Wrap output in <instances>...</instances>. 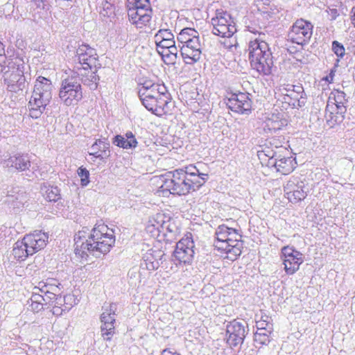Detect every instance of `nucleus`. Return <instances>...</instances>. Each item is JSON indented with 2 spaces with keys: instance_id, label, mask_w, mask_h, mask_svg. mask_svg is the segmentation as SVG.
Returning a JSON list of instances; mask_svg holds the SVG:
<instances>
[{
  "instance_id": "4c0bfd02",
  "label": "nucleus",
  "mask_w": 355,
  "mask_h": 355,
  "mask_svg": "<svg viewBox=\"0 0 355 355\" xmlns=\"http://www.w3.org/2000/svg\"><path fill=\"white\" fill-rule=\"evenodd\" d=\"M128 8H150L149 0H128Z\"/></svg>"
},
{
  "instance_id": "ea45409f",
  "label": "nucleus",
  "mask_w": 355,
  "mask_h": 355,
  "mask_svg": "<svg viewBox=\"0 0 355 355\" xmlns=\"http://www.w3.org/2000/svg\"><path fill=\"white\" fill-rule=\"evenodd\" d=\"M332 49L335 54L340 58H343L345 53V49L340 43L337 41H334L332 43Z\"/></svg>"
},
{
  "instance_id": "9d476101",
  "label": "nucleus",
  "mask_w": 355,
  "mask_h": 355,
  "mask_svg": "<svg viewBox=\"0 0 355 355\" xmlns=\"http://www.w3.org/2000/svg\"><path fill=\"white\" fill-rule=\"evenodd\" d=\"M280 259L285 273L287 275H293L300 270L301 265L304 262V256L294 246L288 245L282 248Z\"/></svg>"
},
{
  "instance_id": "f704fd0d",
  "label": "nucleus",
  "mask_w": 355,
  "mask_h": 355,
  "mask_svg": "<svg viewBox=\"0 0 355 355\" xmlns=\"http://www.w3.org/2000/svg\"><path fill=\"white\" fill-rule=\"evenodd\" d=\"M130 136L128 137L130 140L125 139L121 135L116 136L114 142L116 143V146L123 148H128L132 146H135L137 141L131 132L130 133Z\"/></svg>"
},
{
  "instance_id": "4468645a",
  "label": "nucleus",
  "mask_w": 355,
  "mask_h": 355,
  "mask_svg": "<svg viewBox=\"0 0 355 355\" xmlns=\"http://www.w3.org/2000/svg\"><path fill=\"white\" fill-rule=\"evenodd\" d=\"M312 33L313 25L306 20L300 19L291 26L288 37L292 43L304 46L309 42Z\"/></svg>"
},
{
  "instance_id": "aec40b11",
  "label": "nucleus",
  "mask_w": 355,
  "mask_h": 355,
  "mask_svg": "<svg viewBox=\"0 0 355 355\" xmlns=\"http://www.w3.org/2000/svg\"><path fill=\"white\" fill-rule=\"evenodd\" d=\"M128 16L130 23L139 28L146 26L152 18L151 8H128Z\"/></svg>"
},
{
  "instance_id": "37998d69",
  "label": "nucleus",
  "mask_w": 355,
  "mask_h": 355,
  "mask_svg": "<svg viewBox=\"0 0 355 355\" xmlns=\"http://www.w3.org/2000/svg\"><path fill=\"white\" fill-rule=\"evenodd\" d=\"M351 21L354 26L355 27V6L352 9Z\"/></svg>"
},
{
  "instance_id": "20e7f679",
  "label": "nucleus",
  "mask_w": 355,
  "mask_h": 355,
  "mask_svg": "<svg viewBox=\"0 0 355 355\" xmlns=\"http://www.w3.org/2000/svg\"><path fill=\"white\" fill-rule=\"evenodd\" d=\"M214 236V249L224 259L234 261L239 258L243 241L238 230L220 225L216 228Z\"/></svg>"
},
{
  "instance_id": "e433bc0d",
  "label": "nucleus",
  "mask_w": 355,
  "mask_h": 355,
  "mask_svg": "<svg viewBox=\"0 0 355 355\" xmlns=\"http://www.w3.org/2000/svg\"><path fill=\"white\" fill-rule=\"evenodd\" d=\"M155 43L174 39L173 35L168 29H160L154 37Z\"/></svg>"
},
{
  "instance_id": "7c9ffc66",
  "label": "nucleus",
  "mask_w": 355,
  "mask_h": 355,
  "mask_svg": "<svg viewBox=\"0 0 355 355\" xmlns=\"http://www.w3.org/2000/svg\"><path fill=\"white\" fill-rule=\"evenodd\" d=\"M263 130L266 132H276L282 128L283 123L279 119L277 116L274 114L270 118H268L265 122Z\"/></svg>"
},
{
  "instance_id": "4be33fe9",
  "label": "nucleus",
  "mask_w": 355,
  "mask_h": 355,
  "mask_svg": "<svg viewBox=\"0 0 355 355\" xmlns=\"http://www.w3.org/2000/svg\"><path fill=\"white\" fill-rule=\"evenodd\" d=\"M51 98L33 93L29 101V114L33 119L40 117Z\"/></svg>"
},
{
  "instance_id": "a18cd8bd",
  "label": "nucleus",
  "mask_w": 355,
  "mask_h": 355,
  "mask_svg": "<svg viewBox=\"0 0 355 355\" xmlns=\"http://www.w3.org/2000/svg\"><path fill=\"white\" fill-rule=\"evenodd\" d=\"M2 54H5V46L0 41V56Z\"/></svg>"
},
{
  "instance_id": "393cba45",
  "label": "nucleus",
  "mask_w": 355,
  "mask_h": 355,
  "mask_svg": "<svg viewBox=\"0 0 355 355\" xmlns=\"http://www.w3.org/2000/svg\"><path fill=\"white\" fill-rule=\"evenodd\" d=\"M297 165L295 158L293 156L279 157L276 159L275 166L277 171L282 175H288L293 171Z\"/></svg>"
},
{
  "instance_id": "2eb2a0df",
  "label": "nucleus",
  "mask_w": 355,
  "mask_h": 355,
  "mask_svg": "<svg viewBox=\"0 0 355 355\" xmlns=\"http://www.w3.org/2000/svg\"><path fill=\"white\" fill-rule=\"evenodd\" d=\"M284 197L291 204H298L308 196L305 183L297 178H291L284 186Z\"/></svg>"
},
{
  "instance_id": "c85d7f7f",
  "label": "nucleus",
  "mask_w": 355,
  "mask_h": 355,
  "mask_svg": "<svg viewBox=\"0 0 355 355\" xmlns=\"http://www.w3.org/2000/svg\"><path fill=\"white\" fill-rule=\"evenodd\" d=\"M12 254L18 261H24L29 255H33L32 253L29 252L28 248H26V245L23 239L15 243L12 250Z\"/></svg>"
},
{
  "instance_id": "c9c22d12",
  "label": "nucleus",
  "mask_w": 355,
  "mask_h": 355,
  "mask_svg": "<svg viewBox=\"0 0 355 355\" xmlns=\"http://www.w3.org/2000/svg\"><path fill=\"white\" fill-rule=\"evenodd\" d=\"M12 166L17 170L25 171L31 166V162L28 159L24 156H17L12 161Z\"/></svg>"
},
{
  "instance_id": "ddd939ff",
  "label": "nucleus",
  "mask_w": 355,
  "mask_h": 355,
  "mask_svg": "<svg viewBox=\"0 0 355 355\" xmlns=\"http://www.w3.org/2000/svg\"><path fill=\"white\" fill-rule=\"evenodd\" d=\"M78 57L79 66L77 67L79 74L87 75V73H82L81 71H87L88 73H94L98 64V55L96 51L89 45L83 44L78 49Z\"/></svg>"
},
{
  "instance_id": "5701e85b",
  "label": "nucleus",
  "mask_w": 355,
  "mask_h": 355,
  "mask_svg": "<svg viewBox=\"0 0 355 355\" xmlns=\"http://www.w3.org/2000/svg\"><path fill=\"white\" fill-rule=\"evenodd\" d=\"M347 110H341L331 104H327L325 109V119L330 128H334L340 123L344 119V114Z\"/></svg>"
},
{
  "instance_id": "f03ea898",
  "label": "nucleus",
  "mask_w": 355,
  "mask_h": 355,
  "mask_svg": "<svg viewBox=\"0 0 355 355\" xmlns=\"http://www.w3.org/2000/svg\"><path fill=\"white\" fill-rule=\"evenodd\" d=\"M139 94L143 105L153 114L159 117L172 114L175 105L163 84L145 81Z\"/></svg>"
},
{
  "instance_id": "dca6fc26",
  "label": "nucleus",
  "mask_w": 355,
  "mask_h": 355,
  "mask_svg": "<svg viewBox=\"0 0 355 355\" xmlns=\"http://www.w3.org/2000/svg\"><path fill=\"white\" fill-rule=\"evenodd\" d=\"M194 243L191 233L184 235L176 244L173 256L180 263L191 261L193 257Z\"/></svg>"
},
{
  "instance_id": "c756f323",
  "label": "nucleus",
  "mask_w": 355,
  "mask_h": 355,
  "mask_svg": "<svg viewBox=\"0 0 355 355\" xmlns=\"http://www.w3.org/2000/svg\"><path fill=\"white\" fill-rule=\"evenodd\" d=\"M256 326L258 329L266 331L272 329L271 318L263 310H260L255 315Z\"/></svg>"
},
{
  "instance_id": "9b49d317",
  "label": "nucleus",
  "mask_w": 355,
  "mask_h": 355,
  "mask_svg": "<svg viewBox=\"0 0 355 355\" xmlns=\"http://www.w3.org/2000/svg\"><path fill=\"white\" fill-rule=\"evenodd\" d=\"M304 89L302 85L290 83L277 87L275 91L277 101L293 107L300 106V99L302 97Z\"/></svg>"
},
{
  "instance_id": "1a4fd4ad",
  "label": "nucleus",
  "mask_w": 355,
  "mask_h": 355,
  "mask_svg": "<svg viewBox=\"0 0 355 355\" xmlns=\"http://www.w3.org/2000/svg\"><path fill=\"white\" fill-rule=\"evenodd\" d=\"M213 33L222 37H231L236 32L235 22L231 15L223 9H217L211 18Z\"/></svg>"
},
{
  "instance_id": "a878e982",
  "label": "nucleus",
  "mask_w": 355,
  "mask_h": 355,
  "mask_svg": "<svg viewBox=\"0 0 355 355\" xmlns=\"http://www.w3.org/2000/svg\"><path fill=\"white\" fill-rule=\"evenodd\" d=\"M52 83L51 80L43 77L38 76L35 80L33 93L36 95L51 98Z\"/></svg>"
},
{
  "instance_id": "f3484780",
  "label": "nucleus",
  "mask_w": 355,
  "mask_h": 355,
  "mask_svg": "<svg viewBox=\"0 0 355 355\" xmlns=\"http://www.w3.org/2000/svg\"><path fill=\"white\" fill-rule=\"evenodd\" d=\"M245 338V327L234 319L229 322L225 329V341L230 347H235L243 343Z\"/></svg>"
},
{
  "instance_id": "39448f33",
  "label": "nucleus",
  "mask_w": 355,
  "mask_h": 355,
  "mask_svg": "<svg viewBox=\"0 0 355 355\" xmlns=\"http://www.w3.org/2000/svg\"><path fill=\"white\" fill-rule=\"evenodd\" d=\"M248 58L253 69L259 74L269 75L274 65L272 53L268 44L260 39L249 42Z\"/></svg>"
},
{
  "instance_id": "58836bf2",
  "label": "nucleus",
  "mask_w": 355,
  "mask_h": 355,
  "mask_svg": "<svg viewBox=\"0 0 355 355\" xmlns=\"http://www.w3.org/2000/svg\"><path fill=\"white\" fill-rule=\"evenodd\" d=\"M77 173L80 178V184L83 187L87 186L89 183V171L86 168L80 166L78 168Z\"/></svg>"
},
{
  "instance_id": "c03bdc74",
  "label": "nucleus",
  "mask_w": 355,
  "mask_h": 355,
  "mask_svg": "<svg viewBox=\"0 0 355 355\" xmlns=\"http://www.w3.org/2000/svg\"><path fill=\"white\" fill-rule=\"evenodd\" d=\"M6 57L5 56V54H2L0 56V68L1 69L3 68L5 66L2 65V63H6Z\"/></svg>"
},
{
  "instance_id": "a211bd4d",
  "label": "nucleus",
  "mask_w": 355,
  "mask_h": 355,
  "mask_svg": "<svg viewBox=\"0 0 355 355\" xmlns=\"http://www.w3.org/2000/svg\"><path fill=\"white\" fill-rule=\"evenodd\" d=\"M116 305L111 303L104 309L101 316L102 325L101 327V335L106 340H110L115 334L114 315L116 311Z\"/></svg>"
},
{
  "instance_id": "bb28decb",
  "label": "nucleus",
  "mask_w": 355,
  "mask_h": 355,
  "mask_svg": "<svg viewBox=\"0 0 355 355\" xmlns=\"http://www.w3.org/2000/svg\"><path fill=\"white\" fill-rule=\"evenodd\" d=\"M90 155L101 159H105L110 156V144L98 139L92 146Z\"/></svg>"
},
{
  "instance_id": "a19ab883",
  "label": "nucleus",
  "mask_w": 355,
  "mask_h": 355,
  "mask_svg": "<svg viewBox=\"0 0 355 355\" xmlns=\"http://www.w3.org/2000/svg\"><path fill=\"white\" fill-rule=\"evenodd\" d=\"M335 71L336 70L334 69H331L329 74L324 77L322 80L326 81L328 84L332 83L335 76Z\"/></svg>"
},
{
  "instance_id": "49530a36",
  "label": "nucleus",
  "mask_w": 355,
  "mask_h": 355,
  "mask_svg": "<svg viewBox=\"0 0 355 355\" xmlns=\"http://www.w3.org/2000/svg\"><path fill=\"white\" fill-rule=\"evenodd\" d=\"M258 1H261L263 3V4H266V5H269L272 0H257Z\"/></svg>"
},
{
  "instance_id": "f257e3e1",
  "label": "nucleus",
  "mask_w": 355,
  "mask_h": 355,
  "mask_svg": "<svg viewBox=\"0 0 355 355\" xmlns=\"http://www.w3.org/2000/svg\"><path fill=\"white\" fill-rule=\"evenodd\" d=\"M207 177V174L200 173L195 165L189 164L161 175L159 191L163 195H187L201 187Z\"/></svg>"
},
{
  "instance_id": "cd10ccee",
  "label": "nucleus",
  "mask_w": 355,
  "mask_h": 355,
  "mask_svg": "<svg viewBox=\"0 0 355 355\" xmlns=\"http://www.w3.org/2000/svg\"><path fill=\"white\" fill-rule=\"evenodd\" d=\"M347 102L346 94L342 90L334 89L329 96L327 104H331L341 110H347Z\"/></svg>"
},
{
  "instance_id": "72a5a7b5",
  "label": "nucleus",
  "mask_w": 355,
  "mask_h": 355,
  "mask_svg": "<svg viewBox=\"0 0 355 355\" xmlns=\"http://www.w3.org/2000/svg\"><path fill=\"white\" fill-rule=\"evenodd\" d=\"M43 196L49 202H56L60 198V190L57 187H45Z\"/></svg>"
},
{
  "instance_id": "423d86ee",
  "label": "nucleus",
  "mask_w": 355,
  "mask_h": 355,
  "mask_svg": "<svg viewBox=\"0 0 355 355\" xmlns=\"http://www.w3.org/2000/svg\"><path fill=\"white\" fill-rule=\"evenodd\" d=\"M182 45L181 55L187 64H193L200 59L202 51L199 33L194 28H185L181 30L177 37Z\"/></svg>"
},
{
  "instance_id": "6ab92c4d",
  "label": "nucleus",
  "mask_w": 355,
  "mask_h": 355,
  "mask_svg": "<svg viewBox=\"0 0 355 355\" xmlns=\"http://www.w3.org/2000/svg\"><path fill=\"white\" fill-rule=\"evenodd\" d=\"M49 240L48 235L42 231H34L24 236L23 241L33 254L44 248Z\"/></svg>"
},
{
  "instance_id": "6e6552de",
  "label": "nucleus",
  "mask_w": 355,
  "mask_h": 355,
  "mask_svg": "<svg viewBox=\"0 0 355 355\" xmlns=\"http://www.w3.org/2000/svg\"><path fill=\"white\" fill-rule=\"evenodd\" d=\"M224 102L228 109L239 114H250L252 108V101L248 92L227 91Z\"/></svg>"
},
{
  "instance_id": "b1692460",
  "label": "nucleus",
  "mask_w": 355,
  "mask_h": 355,
  "mask_svg": "<svg viewBox=\"0 0 355 355\" xmlns=\"http://www.w3.org/2000/svg\"><path fill=\"white\" fill-rule=\"evenodd\" d=\"M8 69L4 67L1 69L3 73L4 83L7 85L8 88L13 89L14 86L23 78V71L19 67H16L12 64L8 67Z\"/></svg>"
},
{
  "instance_id": "412c9836",
  "label": "nucleus",
  "mask_w": 355,
  "mask_h": 355,
  "mask_svg": "<svg viewBox=\"0 0 355 355\" xmlns=\"http://www.w3.org/2000/svg\"><path fill=\"white\" fill-rule=\"evenodd\" d=\"M155 44L157 51L162 56L163 61L166 64L175 63L178 54V49L175 46L174 39Z\"/></svg>"
},
{
  "instance_id": "473e14b6",
  "label": "nucleus",
  "mask_w": 355,
  "mask_h": 355,
  "mask_svg": "<svg viewBox=\"0 0 355 355\" xmlns=\"http://www.w3.org/2000/svg\"><path fill=\"white\" fill-rule=\"evenodd\" d=\"M30 309L33 313H39L44 309V298L40 294H33L31 299Z\"/></svg>"
},
{
  "instance_id": "f8f14e48",
  "label": "nucleus",
  "mask_w": 355,
  "mask_h": 355,
  "mask_svg": "<svg viewBox=\"0 0 355 355\" xmlns=\"http://www.w3.org/2000/svg\"><path fill=\"white\" fill-rule=\"evenodd\" d=\"M59 96L67 106L77 105L83 98L81 85L73 78L64 79L60 89Z\"/></svg>"
},
{
  "instance_id": "79ce46f5",
  "label": "nucleus",
  "mask_w": 355,
  "mask_h": 355,
  "mask_svg": "<svg viewBox=\"0 0 355 355\" xmlns=\"http://www.w3.org/2000/svg\"><path fill=\"white\" fill-rule=\"evenodd\" d=\"M160 355H181V354L175 350L173 351L170 348H166L162 351Z\"/></svg>"
},
{
  "instance_id": "7ed1b4c3",
  "label": "nucleus",
  "mask_w": 355,
  "mask_h": 355,
  "mask_svg": "<svg viewBox=\"0 0 355 355\" xmlns=\"http://www.w3.org/2000/svg\"><path fill=\"white\" fill-rule=\"evenodd\" d=\"M114 243L115 236L112 229L104 223L96 224L85 242L80 237L76 239L75 252L81 257H87V252L105 254L111 250Z\"/></svg>"
},
{
  "instance_id": "0eeeda50",
  "label": "nucleus",
  "mask_w": 355,
  "mask_h": 355,
  "mask_svg": "<svg viewBox=\"0 0 355 355\" xmlns=\"http://www.w3.org/2000/svg\"><path fill=\"white\" fill-rule=\"evenodd\" d=\"M173 222L170 216L159 212L150 217L146 226V233L153 239H162L173 231Z\"/></svg>"
},
{
  "instance_id": "2f4dec72",
  "label": "nucleus",
  "mask_w": 355,
  "mask_h": 355,
  "mask_svg": "<svg viewBox=\"0 0 355 355\" xmlns=\"http://www.w3.org/2000/svg\"><path fill=\"white\" fill-rule=\"evenodd\" d=\"M272 333V329H266V331H261V329H258L254 335V342L260 345H266L270 341V334Z\"/></svg>"
}]
</instances>
